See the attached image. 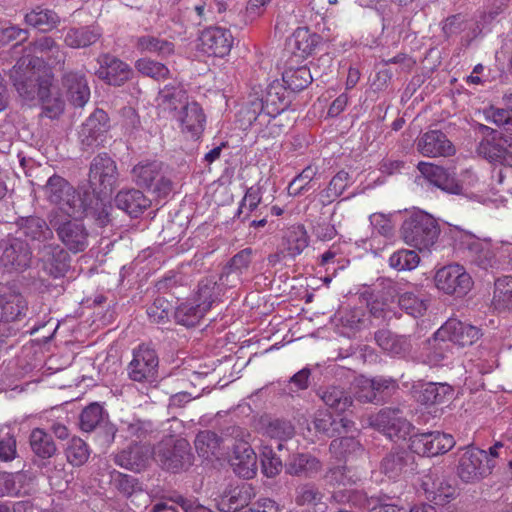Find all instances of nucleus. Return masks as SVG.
Returning a JSON list of instances; mask_svg holds the SVG:
<instances>
[{"instance_id":"nucleus-1","label":"nucleus","mask_w":512,"mask_h":512,"mask_svg":"<svg viewBox=\"0 0 512 512\" xmlns=\"http://www.w3.org/2000/svg\"><path fill=\"white\" fill-rule=\"evenodd\" d=\"M40 68L39 58L28 53L19 58L10 71L13 85L24 100H33L47 95L49 83L40 79Z\"/></svg>"},{"instance_id":"nucleus-2","label":"nucleus","mask_w":512,"mask_h":512,"mask_svg":"<svg viewBox=\"0 0 512 512\" xmlns=\"http://www.w3.org/2000/svg\"><path fill=\"white\" fill-rule=\"evenodd\" d=\"M131 178L136 186L153 192L164 198L173 190V181L169 167L158 160L139 161L131 170Z\"/></svg>"},{"instance_id":"nucleus-3","label":"nucleus","mask_w":512,"mask_h":512,"mask_svg":"<svg viewBox=\"0 0 512 512\" xmlns=\"http://www.w3.org/2000/svg\"><path fill=\"white\" fill-rule=\"evenodd\" d=\"M76 214L62 213L60 210H51L48 214L49 223L58 239L73 253L84 251L88 246L89 238V232L85 225L72 219Z\"/></svg>"},{"instance_id":"nucleus-4","label":"nucleus","mask_w":512,"mask_h":512,"mask_svg":"<svg viewBox=\"0 0 512 512\" xmlns=\"http://www.w3.org/2000/svg\"><path fill=\"white\" fill-rule=\"evenodd\" d=\"M439 232L436 220L424 212L413 213L401 226L403 240L420 251L429 250L436 243Z\"/></svg>"},{"instance_id":"nucleus-5","label":"nucleus","mask_w":512,"mask_h":512,"mask_svg":"<svg viewBox=\"0 0 512 512\" xmlns=\"http://www.w3.org/2000/svg\"><path fill=\"white\" fill-rule=\"evenodd\" d=\"M154 460L165 471L180 473L192 466L194 456L185 439L172 438L159 442L154 448Z\"/></svg>"},{"instance_id":"nucleus-6","label":"nucleus","mask_w":512,"mask_h":512,"mask_svg":"<svg viewBox=\"0 0 512 512\" xmlns=\"http://www.w3.org/2000/svg\"><path fill=\"white\" fill-rule=\"evenodd\" d=\"M32 259V249L21 237L9 234L0 238V269L23 272L30 267Z\"/></svg>"},{"instance_id":"nucleus-7","label":"nucleus","mask_w":512,"mask_h":512,"mask_svg":"<svg viewBox=\"0 0 512 512\" xmlns=\"http://www.w3.org/2000/svg\"><path fill=\"white\" fill-rule=\"evenodd\" d=\"M117 179L116 163L108 154H98L93 158L88 174V183L93 193L98 197L110 195Z\"/></svg>"},{"instance_id":"nucleus-8","label":"nucleus","mask_w":512,"mask_h":512,"mask_svg":"<svg viewBox=\"0 0 512 512\" xmlns=\"http://www.w3.org/2000/svg\"><path fill=\"white\" fill-rule=\"evenodd\" d=\"M46 199L55 204L62 213H78L82 207L79 194L74 187L63 177L52 175L43 186Z\"/></svg>"},{"instance_id":"nucleus-9","label":"nucleus","mask_w":512,"mask_h":512,"mask_svg":"<svg viewBox=\"0 0 512 512\" xmlns=\"http://www.w3.org/2000/svg\"><path fill=\"white\" fill-rule=\"evenodd\" d=\"M494 464L488 458L487 451L479 448H467L459 458L458 476L466 483L479 481L490 474Z\"/></svg>"},{"instance_id":"nucleus-10","label":"nucleus","mask_w":512,"mask_h":512,"mask_svg":"<svg viewBox=\"0 0 512 512\" xmlns=\"http://www.w3.org/2000/svg\"><path fill=\"white\" fill-rule=\"evenodd\" d=\"M159 359L156 351L140 345L133 351V359L128 365L129 378L136 382L152 383L158 374Z\"/></svg>"},{"instance_id":"nucleus-11","label":"nucleus","mask_w":512,"mask_h":512,"mask_svg":"<svg viewBox=\"0 0 512 512\" xmlns=\"http://www.w3.org/2000/svg\"><path fill=\"white\" fill-rule=\"evenodd\" d=\"M373 424L390 439H406L414 430L400 407H385L373 419Z\"/></svg>"},{"instance_id":"nucleus-12","label":"nucleus","mask_w":512,"mask_h":512,"mask_svg":"<svg viewBox=\"0 0 512 512\" xmlns=\"http://www.w3.org/2000/svg\"><path fill=\"white\" fill-rule=\"evenodd\" d=\"M109 117L102 109H96L80 126L78 139L83 150L104 144L109 131Z\"/></svg>"},{"instance_id":"nucleus-13","label":"nucleus","mask_w":512,"mask_h":512,"mask_svg":"<svg viewBox=\"0 0 512 512\" xmlns=\"http://www.w3.org/2000/svg\"><path fill=\"white\" fill-rule=\"evenodd\" d=\"M435 283L439 290L457 297L466 295L473 285L471 276L458 264L439 269L435 275Z\"/></svg>"},{"instance_id":"nucleus-14","label":"nucleus","mask_w":512,"mask_h":512,"mask_svg":"<svg viewBox=\"0 0 512 512\" xmlns=\"http://www.w3.org/2000/svg\"><path fill=\"white\" fill-rule=\"evenodd\" d=\"M409 440V447L414 453L427 457L444 454L455 445L452 435L439 431L413 434Z\"/></svg>"},{"instance_id":"nucleus-15","label":"nucleus","mask_w":512,"mask_h":512,"mask_svg":"<svg viewBox=\"0 0 512 512\" xmlns=\"http://www.w3.org/2000/svg\"><path fill=\"white\" fill-rule=\"evenodd\" d=\"M38 256L41 270L50 277H64L70 267V255L59 244L43 245Z\"/></svg>"},{"instance_id":"nucleus-16","label":"nucleus","mask_w":512,"mask_h":512,"mask_svg":"<svg viewBox=\"0 0 512 512\" xmlns=\"http://www.w3.org/2000/svg\"><path fill=\"white\" fill-rule=\"evenodd\" d=\"M153 456L154 450L149 444L135 442L115 453L113 461L126 470L139 473L149 466Z\"/></svg>"},{"instance_id":"nucleus-17","label":"nucleus","mask_w":512,"mask_h":512,"mask_svg":"<svg viewBox=\"0 0 512 512\" xmlns=\"http://www.w3.org/2000/svg\"><path fill=\"white\" fill-rule=\"evenodd\" d=\"M477 152L490 162L511 168L512 176V138L494 134L479 143Z\"/></svg>"},{"instance_id":"nucleus-18","label":"nucleus","mask_w":512,"mask_h":512,"mask_svg":"<svg viewBox=\"0 0 512 512\" xmlns=\"http://www.w3.org/2000/svg\"><path fill=\"white\" fill-rule=\"evenodd\" d=\"M28 303L15 288L6 286L0 292V320L2 322L20 321L26 317Z\"/></svg>"},{"instance_id":"nucleus-19","label":"nucleus","mask_w":512,"mask_h":512,"mask_svg":"<svg viewBox=\"0 0 512 512\" xmlns=\"http://www.w3.org/2000/svg\"><path fill=\"white\" fill-rule=\"evenodd\" d=\"M67 100L74 107L82 108L90 99V88L86 75L81 71H66L61 79Z\"/></svg>"},{"instance_id":"nucleus-20","label":"nucleus","mask_w":512,"mask_h":512,"mask_svg":"<svg viewBox=\"0 0 512 512\" xmlns=\"http://www.w3.org/2000/svg\"><path fill=\"white\" fill-rule=\"evenodd\" d=\"M420 173L432 184L451 194H461L462 185L456 180L455 172L429 162H419Z\"/></svg>"},{"instance_id":"nucleus-21","label":"nucleus","mask_w":512,"mask_h":512,"mask_svg":"<svg viewBox=\"0 0 512 512\" xmlns=\"http://www.w3.org/2000/svg\"><path fill=\"white\" fill-rule=\"evenodd\" d=\"M417 151L425 157H447L454 154L451 141L440 130H430L416 141Z\"/></svg>"},{"instance_id":"nucleus-22","label":"nucleus","mask_w":512,"mask_h":512,"mask_svg":"<svg viewBox=\"0 0 512 512\" xmlns=\"http://www.w3.org/2000/svg\"><path fill=\"white\" fill-rule=\"evenodd\" d=\"M98 62L100 67L96 75L109 85L121 86L132 76L129 65L114 56L104 54L99 57Z\"/></svg>"},{"instance_id":"nucleus-23","label":"nucleus","mask_w":512,"mask_h":512,"mask_svg":"<svg viewBox=\"0 0 512 512\" xmlns=\"http://www.w3.org/2000/svg\"><path fill=\"white\" fill-rule=\"evenodd\" d=\"M252 248H244L236 253L223 268L221 285L233 288L242 283V276L248 272L253 256Z\"/></svg>"},{"instance_id":"nucleus-24","label":"nucleus","mask_w":512,"mask_h":512,"mask_svg":"<svg viewBox=\"0 0 512 512\" xmlns=\"http://www.w3.org/2000/svg\"><path fill=\"white\" fill-rule=\"evenodd\" d=\"M233 471L244 479L253 478L257 471V456L248 442L240 440L233 445L230 459Z\"/></svg>"},{"instance_id":"nucleus-25","label":"nucleus","mask_w":512,"mask_h":512,"mask_svg":"<svg viewBox=\"0 0 512 512\" xmlns=\"http://www.w3.org/2000/svg\"><path fill=\"white\" fill-rule=\"evenodd\" d=\"M203 50L216 57L229 54L233 45V36L228 29L222 27H209L200 36Z\"/></svg>"},{"instance_id":"nucleus-26","label":"nucleus","mask_w":512,"mask_h":512,"mask_svg":"<svg viewBox=\"0 0 512 512\" xmlns=\"http://www.w3.org/2000/svg\"><path fill=\"white\" fill-rule=\"evenodd\" d=\"M466 249L468 260L481 269L487 270L494 268L499 264L495 250L489 242H482L473 236H467V240L462 242Z\"/></svg>"},{"instance_id":"nucleus-27","label":"nucleus","mask_w":512,"mask_h":512,"mask_svg":"<svg viewBox=\"0 0 512 512\" xmlns=\"http://www.w3.org/2000/svg\"><path fill=\"white\" fill-rule=\"evenodd\" d=\"M414 470V456L406 450H393L380 462V471L389 479H398Z\"/></svg>"},{"instance_id":"nucleus-28","label":"nucleus","mask_w":512,"mask_h":512,"mask_svg":"<svg viewBox=\"0 0 512 512\" xmlns=\"http://www.w3.org/2000/svg\"><path fill=\"white\" fill-rule=\"evenodd\" d=\"M316 433L332 438L348 433L354 423L345 417H335L327 410H319L312 421Z\"/></svg>"},{"instance_id":"nucleus-29","label":"nucleus","mask_w":512,"mask_h":512,"mask_svg":"<svg viewBox=\"0 0 512 512\" xmlns=\"http://www.w3.org/2000/svg\"><path fill=\"white\" fill-rule=\"evenodd\" d=\"M447 336L453 346L472 345L481 335L480 329L457 319H449L440 327V336Z\"/></svg>"},{"instance_id":"nucleus-30","label":"nucleus","mask_w":512,"mask_h":512,"mask_svg":"<svg viewBox=\"0 0 512 512\" xmlns=\"http://www.w3.org/2000/svg\"><path fill=\"white\" fill-rule=\"evenodd\" d=\"M182 131L192 138H198L204 131L206 116L197 102H188L179 113Z\"/></svg>"},{"instance_id":"nucleus-31","label":"nucleus","mask_w":512,"mask_h":512,"mask_svg":"<svg viewBox=\"0 0 512 512\" xmlns=\"http://www.w3.org/2000/svg\"><path fill=\"white\" fill-rule=\"evenodd\" d=\"M18 231L31 241L44 242L53 238V228L39 216L20 217L16 221Z\"/></svg>"},{"instance_id":"nucleus-32","label":"nucleus","mask_w":512,"mask_h":512,"mask_svg":"<svg viewBox=\"0 0 512 512\" xmlns=\"http://www.w3.org/2000/svg\"><path fill=\"white\" fill-rule=\"evenodd\" d=\"M286 105L283 86L278 82H274L268 86L265 98L257 103H253L255 108H260V113L254 117V120L256 121L262 115L275 117ZM255 111L256 109H254Z\"/></svg>"},{"instance_id":"nucleus-33","label":"nucleus","mask_w":512,"mask_h":512,"mask_svg":"<svg viewBox=\"0 0 512 512\" xmlns=\"http://www.w3.org/2000/svg\"><path fill=\"white\" fill-rule=\"evenodd\" d=\"M316 393L328 408L337 413L347 411L353 404L351 393L339 385L320 387Z\"/></svg>"},{"instance_id":"nucleus-34","label":"nucleus","mask_w":512,"mask_h":512,"mask_svg":"<svg viewBox=\"0 0 512 512\" xmlns=\"http://www.w3.org/2000/svg\"><path fill=\"white\" fill-rule=\"evenodd\" d=\"M116 206L132 217H137L151 205L148 199L139 189H128L118 192L115 197Z\"/></svg>"},{"instance_id":"nucleus-35","label":"nucleus","mask_w":512,"mask_h":512,"mask_svg":"<svg viewBox=\"0 0 512 512\" xmlns=\"http://www.w3.org/2000/svg\"><path fill=\"white\" fill-rule=\"evenodd\" d=\"M102 36V30L96 25L71 27L67 30L64 42L67 46L80 49L96 43Z\"/></svg>"},{"instance_id":"nucleus-36","label":"nucleus","mask_w":512,"mask_h":512,"mask_svg":"<svg viewBox=\"0 0 512 512\" xmlns=\"http://www.w3.org/2000/svg\"><path fill=\"white\" fill-rule=\"evenodd\" d=\"M442 31L446 38L467 32L466 38L470 41L481 32V28L477 23L468 20L465 15L459 13L451 15L443 21Z\"/></svg>"},{"instance_id":"nucleus-37","label":"nucleus","mask_w":512,"mask_h":512,"mask_svg":"<svg viewBox=\"0 0 512 512\" xmlns=\"http://www.w3.org/2000/svg\"><path fill=\"white\" fill-rule=\"evenodd\" d=\"M321 468V462L309 453L293 454L286 463V472L296 476L312 477Z\"/></svg>"},{"instance_id":"nucleus-38","label":"nucleus","mask_w":512,"mask_h":512,"mask_svg":"<svg viewBox=\"0 0 512 512\" xmlns=\"http://www.w3.org/2000/svg\"><path fill=\"white\" fill-rule=\"evenodd\" d=\"M454 346L447 336H440V328L428 339L424 346L426 361L431 365L439 364L443 359L453 353Z\"/></svg>"},{"instance_id":"nucleus-39","label":"nucleus","mask_w":512,"mask_h":512,"mask_svg":"<svg viewBox=\"0 0 512 512\" xmlns=\"http://www.w3.org/2000/svg\"><path fill=\"white\" fill-rule=\"evenodd\" d=\"M329 451L338 461H349L361 456L364 448L355 437H339L333 439Z\"/></svg>"},{"instance_id":"nucleus-40","label":"nucleus","mask_w":512,"mask_h":512,"mask_svg":"<svg viewBox=\"0 0 512 512\" xmlns=\"http://www.w3.org/2000/svg\"><path fill=\"white\" fill-rule=\"evenodd\" d=\"M24 21L29 26L48 32L57 27L60 23V17L51 9L37 6L25 14Z\"/></svg>"},{"instance_id":"nucleus-41","label":"nucleus","mask_w":512,"mask_h":512,"mask_svg":"<svg viewBox=\"0 0 512 512\" xmlns=\"http://www.w3.org/2000/svg\"><path fill=\"white\" fill-rule=\"evenodd\" d=\"M250 494L245 487H236L225 492L217 501V509L220 512H238L248 509Z\"/></svg>"},{"instance_id":"nucleus-42","label":"nucleus","mask_w":512,"mask_h":512,"mask_svg":"<svg viewBox=\"0 0 512 512\" xmlns=\"http://www.w3.org/2000/svg\"><path fill=\"white\" fill-rule=\"evenodd\" d=\"M29 445L32 452L41 459L51 458L57 452L52 436L41 428H34L31 431Z\"/></svg>"},{"instance_id":"nucleus-43","label":"nucleus","mask_w":512,"mask_h":512,"mask_svg":"<svg viewBox=\"0 0 512 512\" xmlns=\"http://www.w3.org/2000/svg\"><path fill=\"white\" fill-rule=\"evenodd\" d=\"M452 394V387L446 383H427L420 390L418 401L424 405L443 404Z\"/></svg>"},{"instance_id":"nucleus-44","label":"nucleus","mask_w":512,"mask_h":512,"mask_svg":"<svg viewBox=\"0 0 512 512\" xmlns=\"http://www.w3.org/2000/svg\"><path fill=\"white\" fill-rule=\"evenodd\" d=\"M376 343L384 351L392 355H402L409 351L410 343L407 337L394 335L389 330H379L375 333Z\"/></svg>"},{"instance_id":"nucleus-45","label":"nucleus","mask_w":512,"mask_h":512,"mask_svg":"<svg viewBox=\"0 0 512 512\" xmlns=\"http://www.w3.org/2000/svg\"><path fill=\"white\" fill-rule=\"evenodd\" d=\"M158 106L164 111L174 112L187 102L186 91L180 86L166 85L158 93Z\"/></svg>"},{"instance_id":"nucleus-46","label":"nucleus","mask_w":512,"mask_h":512,"mask_svg":"<svg viewBox=\"0 0 512 512\" xmlns=\"http://www.w3.org/2000/svg\"><path fill=\"white\" fill-rule=\"evenodd\" d=\"M426 486L425 490L429 494V497L439 505L445 504L450 498H453L456 494V489L451 485L444 477L438 475L432 479L429 477L424 482Z\"/></svg>"},{"instance_id":"nucleus-47","label":"nucleus","mask_w":512,"mask_h":512,"mask_svg":"<svg viewBox=\"0 0 512 512\" xmlns=\"http://www.w3.org/2000/svg\"><path fill=\"white\" fill-rule=\"evenodd\" d=\"M283 82L293 92H299L307 88L313 81L310 69L307 66L289 67L282 75Z\"/></svg>"},{"instance_id":"nucleus-48","label":"nucleus","mask_w":512,"mask_h":512,"mask_svg":"<svg viewBox=\"0 0 512 512\" xmlns=\"http://www.w3.org/2000/svg\"><path fill=\"white\" fill-rule=\"evenodd\" d=\"M286 250L290 256L300 255L309 244V236L303 225L289 227L284 236Z\"/></svg>"},{"instance_id":"nucleus-49","label":"nucleus","mask_w":512,"mask_h":512,"mask_svg":"<svg viewBox=\"0 0 512 512\" xmlns=\"http://www.w3.org/2000/svg\"><path fill=\"white\" fill-rule=\"evenodd\" d=\"M136 47L141 52L156 53L161 57L172 55L175 46L172 42L152 35H144L137 39Z\"/></svg>"},{"instance_id":"nucleus-50","label":"nucleus","mask_w":512,"mask_h":512,"mask_svg":"<svg viewBox=\"0 0 512 512\" xmlns=\"http://www.w3.org/2000/svg\"><path fill=\"white\" fill-rule=\"evenodd\" d=\"M107 414L98 403H91L80 414V428L85 432H92L105 423Z\"/></svg>"},{"instance_id":"nucleus-51","label":"nucleus","mask_w":512,"mask_h":512,"mask_svg":"<svg viewBox=\"0 0 512 512\" xmlns=\"http://www.w3.org/2000/svg\"><path fill=\"white\" fill-rule=\"evenodd\" d=\"M320 37L311 33L308 28H297L291 38V44L299 52V56L310 55L319 43Z\"/></svg>"},{"instance_id":"nucleus-52","label":"nucleus","mask_w":512,"mask_h":512,"mask_svg":"<svg viewBox=\"0 0 512 512\" xmlns=\"http://www.w3.org/2000/svg\"><path fill=\"white\" fill-rule=\"evenodd\" d=\"M65 455L72 466L79 467L87 462L90 451L88 445L81 438L73 437L67 443Z\"/></svg>"},{"instance_id":"nucleus-53","label":"nucleus","mask_w":512,"mask_h":512,"mask_svg":"<svg viewBox=\"0 0 512 512\" xmlns=\"http://www.w3.org/2000/svg\"><path fill=\"white\" fill-rule=\"evenodd\" d=\"M220 441V438L215 432L205 430L197 434L194 444L198 454L208 459L216 455Z\"/></svg>"},{"instance_id":"nucleus-54","label":"nucleus","mask_w":512,"mask_h":512,"mask_svg":"<svg viewBox=\"0 0 512 512\" xmlns=\"http://www.w3.org/2000/svg\"><path fill=\"white\" fill-rule=\"evenodd\" d=\"M207 311L201 305L181 304L174 313V318L178 324L187 327H193L199 323Z\"/></svg>"},{"instance_id":"nucleus-55","label":"nucleus","mask_w":512,"mask_h":512,"mask_svg":"<svg viewBox=\"0 0 512 512\" xmlns=\"http://www.w3.org/2000/svg\"><path fill=\"white\" fill-rule=\"evenodd\" d=\"M398 304L407 314L420 317L428 308V299L423 295L406 292L399 297Z\"/></svg>"},{"instance_id":"nucleus-56","label":"nucleus","mask_w":512,"mask_h":512,"mask_svg":"<svg viewBox=\"0 0 512 512\" xmlns=\"http://www.w3.org/2000/svg\"><path fill=\"white\" fill-rule=\"evenodd\" d=\"M494 304L498 310H512V276H506L496 281Z\"/></svg>"},{"instance_id":"nucleus-57","label":"nucleus","mask_w":512,"mask_h":512,"mask_svg":"<svg viewBox=\"0 0 512 512\" xmlns=\"http://www.w3.org/2000/svg\"><path fill=\"white\" fill-rule=\"evenodd\" d=\"M220 295V287L212 278H206L199 282L197 290V302L208 311Z\"/></svg>"},{"instance_id":"nucleus-58","label":"nucleus","mask_w":512,"mask_h":512,"mask_svg":"<svg viewBox=\"0 0 512 512\" xmlns=\"http://www.w3.org/2000/svg\"><path fill=\"white\" fill-rule=\"evenodd\" d=\"M135 67L139 73L155 80H165L170 77L169 69L162 63L149 58L136 61Z\"/></svg>"},{"instance_id":"nucleus-59","label":"nucleus","mask_w":512,"mask_h":512,"mask_svg":"<svg viewBox=\"0 0 512 512\" xmlns=\"http://www.w3.org/2000/svg\"><path fill=\"white\" fill-rule=\"evenodd\" d=\"M349 180L348 172L341 170L339 171L329 182L326 189L321 191L320 196L322 198V202H332L336 198L342 195L345 191Z\"/></svg>"},{"instance_id":"nucleus-60","label":"nucleus","mask_w":512,"mask_h":512,"mask_svg":"<svg viewBox=\"0 0 512 512\" xmlns=\"http://www.w3.org/2000/svg\"><path fill=\"white\" fill-rule=\"evenodd\" d=\"M420 257L414 250L401 249L394 252L389 258V264L398 271L412 270L418 266Z\"/></svg>"},{"instance_id":"nucleus-61","label":"nucleus","mask_w":512,"mask_h":512,"mask_svg":"<svg viewBox=\"0 0 512 512\" xmlns=\"http://www.w3.org/2000/svg\"><path fill=\"white\" fill-rule=\"evenodd\" d=\"M121 429L127 438H134L141 442L153 432L154 427L149 420L133 419L130 422H123Z\"/></svg>"},{"instance_id":"nucleus-62","label":"nucleus","mask_w":512,"mask_h":512,"mask_svg":"<svg viewBox=\"0 0 512 512\" xmlns=\"http://www.w3.org/2000/svg\"><path fill=\"white\" fill-rule=\"evenodd\" d=\"M318 169L312 165L307 166L298 174L288 185V193L292 196H298L304 191L310 189V182L317 175Z\"/></svg>"},{"instance_id":"nucleus-63","label":"nucleus","mask_w":512,"mask_h":512,"mask_svg":"<svg viewBox=\"0 0 512 512\" xmlns=\"http://www.w3.org/2000/svg\"><path fill=\"white\" fill-rule=\"evenodd\" d=\"M111 483L121 494L127 497L142 490L137 478L118 471L111 473Z\"/></svg>"},{"instance_id":"nucleus-64","label":"nucleus","mask_w":512,"mask_h":512,"mask_svg":"<svg viewBox=\"0 0 512 512\" xmlns=\"http://www.w3.org/2000/svg\"><path fill=\"white\" fill-rule=\"evenodd\" d=\"M263 473L267 477H274L282 470V460L271 446H264L261 452Z\"/></svg>"}]
</instances>
